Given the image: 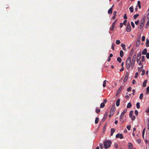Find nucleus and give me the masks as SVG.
I'll return each mask as SVG.
<instances>
[{"label": "nucleus", "mask_w": 149, "mask_h": 149, "mask_svg": "<svg viewBox=\"0 0 149 149\" xmlns=\"http://www.w3.org/2000/svg\"><path fill=\"white\" fill-rule=\"evenodd\" d=\"M131 62V58L130 57H129L127 58L126 61V67L127 70H129L130 68Z\"/></svg>", "instance_id": "nucleus-1"}, {"label": "nucleus", "mask_w": 149, "mask_h": 149, "mask_svg": "<svg viewBox=\"0 0 149 149\" xmlns=\"http://www.w3.org/2000/svg\"><path fill=\"white\" fill-rule=\"evenodd\" d=\"M111 144V142L109 141H106L104 143V147L105 149H107L109 148Z\"/></svg>", "instance_id": "nucleus-2"}, {"label": "nucleus", "mask_w": 149, "mask_h": 149, "mask_svg": "<svg viewBox=\"0 0 149 149\" xmlns=\"http://www.w3.org/2000/svg\"><path fill=\"white\" fill-rule=\"evenodd\" d=\"M127 109H125L122 113L120 118V120H123V118L125 114L127 112Z\"/></svg>", "instance_id": "nucleus-3"}, {"label": "nucleus", "mask_w": 149, "mask_h": 149, "mask_svg": "<svg viewBox=\"0 0 149 149\" xmlns=\"http://www.w3.org/2000/svg\"><path fill=\"white\" fill-rule=\"evenodd\" d=\"M107 101L106 99L104 100L103 101V102L101 103L100 105V107L101 108H104L105 106V104L107 103Z\"/></svg>", "instance_id": "nucleus-4"}, {"label": "nucleus", "mask_w": 149, "mask_h": 149, "mask_svg": "<svg viewBox=\"0 0 149 149\" xmlns=\"http://www.w3.org/2000/svg\"><path fill=\"white\" fill-rule=\"evenodd\" d=\"M131 27L130 24H128L126 28V31L128 32H130L131 31Z\"/></svg>", "instance_id": "nucleus-5"}, {"label": "nucleus", "mask_w": 149, "mask_h": 149, "mask_svg": "<svg viewBox=\"0 0 149 149\" xmlns=\"http://www.w3.org/2000/svg\"><path fill=\"white\" fill-rule=\"evenodd\" d=\"M141 56V52H140L139 53V54H138L137 56V58H136V61L137 62H138L139 61Z\"/></svg>", "instance_id": "nucleus-6"}, {"label": "nucleus", "mask_w": 149, "mask_h": 149, "mask_svg": "<svg viewBox=\"0 0 149 149\" xmlns=\"http://www.w3.org/2000/svg\"><path fill=\"white\" fill-rule=\"evenodd\" d=\"M128 148L129 149H132L133 148V145L132 143H129L128 144Z\"/></svg>", "instance_id": "nucleus-7"}, {"label": "nucleus", "mask_w": 149, "mask_h": 149, "mask_svg": "<svg viewBox=\"0 0 149 149\" xmlns=\"http://www.w3.org/2000/svg\"><path fill=\"white\" fill-rule=\"evenodd\" d=\"M146 19V17H143L141 21V23L142 24H144L145 21Z\"/></svg>", "instance_id": "nucleus-8"}, {"label": "nucleus", "mask_w": 149, "mask_h": 149, "mask_svg": "<svg viewBox=\"0 0 149 149\" xmlns=\"http://www.w3.org/2000/svg\"><path fill=\"white\" fill-rule=\"evenodd\" d=\"M128 76V74L127 73L126 74L125 76L123 79V81L125 82L127 81Z\"/></svg>", "instance_id": "nucleus-9"}, {"label": "nucleus", "mask_w": 149, "mask_h": 149, "mask_svg": "<svg viewBox=\"0 0 149 149\" xmlns=\"http://www.w3.org/2000/svg\"><path fill=\"white\" fill-rule=\"evenodd\" d=\"M115 130L114 128H112L111 129V132L110 134L111 136H112L113 135V134L115 132Z\"/></svg>", "instance_id": "nucleus-10"}, {"label": "nucleus", "mask_w": 149, "mask_h": 149, "mask_svg": "<svg viewBox=\"0 0 149 149\" xmlns=\"http://www.w3.org/2000/svg\"><path fill=\"white\" fill-rule=\"evenodd\" d=\"M122 87H120L118 89L116 93V95H118V94L120 93L121 90L122 89Z\"/></svg>", "instance_id": "nucleus-11"}, {"label": "nucleus", "mask_w": 149, "mask_h": 149, "mask_svg": "<svg viewBox=\"0 0 149 149\" xmlns=\"http://www.w3.org/2000/svg\"><path fill=\"white\" fill-rule=\"evenodd\" d=\"M120 99H118L116 101V105L117 107L120 104Z\"/></svg>", "instance_id": "nucleus-12"}, {"label": "nucleus", "mask_w": 149, "mask_h": 149, "mask_svg": "<svg viewBox=\"0 0 149 149\" xmlns=\"http://www.w3.org/2000/svg\"><path fill=\"white\" fill-rule=\"evenodd\" d=\"M147 50L146 49H145L143 50V51L142 52V54L145 55L147 53Z\"/></svg>", "instance_id": "nucleus-13"}, {"label": "nucleus", "mask_w": 149, "mask_h": 149, "mask_svg": "<svg viewBox=\"0 0 149 149\" xmlns=\"http://www.w3.org/2000/svg\"><path fill=\"white\" fill-rule=\"evenodd\" d=\"M148 80H145L143 82V87H145L146 86V83H147Z\"/></svg>", "instance_id": "nucleus-14"}, {"label": "nucleus", "mask_w": 149, "mask_h": 149, "mask_svg": "<svg viewBox=\"0 0 149 149\" xmlns=\"http://www.w3.org/2000/svg\"><path fill=\"white\" fill-rule=\"evenodd\" d=\"M140 43V40H139V39H138L137 42H136V46L137 47L138 46Z\"/></svg>", "instance_id": "nucleus-15"}, {"label": "nucleus", "mask_w": 149, "mask_h": 149, "mask_svg": "<svg viewBox=\"0 0 149 149\" xmlns=\"http://www.w3.org/2000/svg\"><path fill=\"white\" fill-rule=\"evenodd\" d=\"M111 110L114 112L115 110V104H113L111 107Z\"/></svg>", "instance_id": "nucleus-16"}, {"label": "nucleus", "mask_w": 149, "mask_h": 149, "mask_svg": "<svg viewBox=\"0 0 149 149\" xmlns=\"http://www.w3.org/2000/svg\"><path fill=\"white\" fill-rule=\"evenodd\" d=\"M113 9L112 8H110L108 10V13L109 14H111L112 13Z\"/></svg>", "instance_id": "nucleus-17"}, {"label": "nucleus", "mask_w": 149, "mask_h": 149, "mask_svg": "<svg viewBox=\"0 0 149 149\" xmlns=\"http://www.w3.org/2000/svg\"><path fill=\"white\" fill-rule=\"evenodd\" d=\"M123 52L122 50H121L120 52V55L121 57H122L123 56Z\"/></svg>", "instance_id": "nucleus-18"}, {"label": "nucleus", "mask_w": 149, "mask_h": 149, "mask_svg": "<svg viewBox=\"0 0 149 149\" xmlns=\"http://www.w3.org/2000/svg\"><path fill=\"white\" fill-rule=\"evenodd\" d=\"M146 45L147 47L149 46V40L148 39L146 40Z\"/></svg>", "instance_id": "nucleus-19"}, {"label": "nucleus", "mask_w": 149, "mask_h": 149, "mask_svg": "<svg viewBox=\"0 0 149 149\" xmlns=\"http://www.w3.org/2000/svg\"><path fill=\"white\" fill-rule=\"evenodd\" d=\"M132 106V105L131 103L130 102H129V103H128L127 105V108H130Z\"/></svg>", "instance_id": "nucleus-20"}, {"label": "nucleus", "mask_w": 149, "mask_h": 149, "mask_svg": "<svg viewBox=\"0 0 149 149\" xmlns=\"http://www.w3.org/2000/svg\"><path fill=\"white\" fill-rule=\"evenodd\" d=\"M129 9L131 13H132L134 11V9L132 6L130 7Z\"/></svg>", "instance_id": "nucleus-21"}, {"label": "nucleus", "mask_w": 149, "mask_h": 149, "mask_svg": "<svg viewBox=\"0 0 149 149\" xmlns=\"http://www.w3.org/2000/svg\"><path fill=\"white\" fill-rule=\"evenodd\" d=\"M107 115H108L107 113V112L104 115V117L103 119V120H105L106 119V118H107Z\"/></svg>", "instance_id": "nucleus-22"}, {"label": "nucleus", "mask_w": 149, "mask_h": 149, "mask_svg": "<svg viewBox=\"0 0 149 149\" xmlns=\"http://www.w3.org/2000/svg\"><path fill=\"white\" fill-rule=\"evenodd\" d=\"M108 82L106 80H105L103 82V87H105L106 86V82Z\"/></svg>", "instance_id": "nucleus-23"}, {"label": "nucleus", "mask_w": 149, "mask_h": 149, "mask_svg": "<svg viewBox=\"0 0 149 149\" xmlns=\"http://www.w3.org/2000/svg\"><path fill=\"white\" fill-rule=\"evenodd\" d=\"M133 112V111H131L130 112V113L129 114V116L130 118H131L132 117V116Z\"/></svg>", "instance_id": "nucleus-24"}, {"label": "nucleus", "mask_w": 149, "mask_h": 149, "mask_svg": "<svg viewBox=\"0 0 149 149\" xmlns=\"http://www.w3.org/2000/svg\"><path fill=\"white\" fill-rule=\"evenodd\" d=\"M99 118L97 117L96 118H95V124H97L99 122Z\"/></svg>", "instance_id": "nucleus-25"}, {"label": "nucleus", "mask_w": 149, "mask_h": 149, "mask_svg": "<svg viewBox=\"0 0 149 149\" xmlns=\"http://www.w3.org/2000/svg\"><path fill=\"white\" fill-rule=\"evenodd\" d=\"M121 47H123V50H125L126 49L125 47V45L124 44H122L121 45Z\"/></svg>", "instance_id": "nucleus-26"}, {"label": "nucleus", "mask_w": 149, "mask_h": 149, "mask_svg": "<svg viewBox=\"0 0 149 149\" xmlns=\"http://www.w3.org/2000/svg\"><path fill=\"white\" fill-rule=\"evenodd\" d=\"M117 61L119 63H121L122 61V59L120 57H118L117 58Z\"/></svg>", "instance_id": "nucleus-27"}, {"label": "nucleus", "mask_w": 149, "mask_h": 149, "mask_svg": "<svg viewBox=\"0 0 149 149\" xmlns=\"http://www.w3.org/2000/svg\"><path fill=\"white\" fill-rule=\"evenodd\" d=\"M140 3H141L140 1H138L137 2V4H138V7L139 8H141Z\"/></svg>", "instance_id": "nucleus-28"}, {"label": "nucleus", "mask_w": 149, "mask_h": 149, "mask_svg": "<svg viewBox=\"0 0 149 149\" xmlns=\"http://www.w3.org/2000/svg\"><path fill=\"white\" fill-rule=\"evenodd\" d=\"M136 106L137 109H139L140 108V105L139 102H137L136 103Z\"/></svg>", "instance_id": "nucleus-29"}, {"label": "nucleus", "mask_w": 149, "mask_h": 149, "mask_svg": "<svg viewBox=\"0 0 149 149\" xmlns=\"http://www.w3.org/2000/svg\"><path fill=\"white\" fill-rule=\"evenodd\" d=\"M139 15L138 14L134 15V19H136L138 17Z\"/></svg>", "instance_id": "nucleus-30"}, {"label": "nucleus", "mask_w": 149, "mask_h": 149, "mask_svg": "<svg viewBox=\"0 0 149 149\" xmlns=\"http://www.w3.org/2000/svg\"><path fill=\"white\" fill-rule=\"evenodd\" d=\"M100 110L99 109H98L97 108H96V112L97 113H99L100 112Z\"/></svg>", "instance_id": "nucleus-31"}, {"label": "nucleus", "mask_w": 149, "mask_h": 149, "mask_svg": "<svg viewBox=\"0 0 149 149\" xmlns=\"http://www.w3.org/2000/svg\"><path fill=\"white\" fill-rule=\"evenodd\" d=\"M115 44L113 43V44L111 45V48L113 50H114V46H115Z\"/></svg>", "instance_id": "nucleus-32"}, {"label": "nucleus", "mask_w": 149, "mask_h": 149, "mask_svg": "<svg viewBox=\"0 0 149 149\" xmlns=\"http://www.w3.org/2000/svg\"><path fill=\"white\" fill-rule=\"evenodd\" d=\"M142 73L141 74V75H143L145 74V70L144 69L142 70Z\"/></svg>", "instance_id": "nucleus-33"}, {"label": "nucleus", "mask_w": 149, "mask_h": 149, "mask_svg": "<svg viewBox=\"0 0 149 149\" xmlns=\"http://www.w3.org/2000/svg\"><path fill=\"white\" fill-rule=\"evenodd\" d=\"M143 97V93H141L140 94V96H139V98L140 99H142Z\"/></svg>", "instance_id": "nucleus-34"}, {"label": "nucleus", "mask_w": 149, "mask_h": 149, "mask_svg": "<svg viewBox=\"0 0 149 149\" xmlns=\"http://www.w3.org/2000/svg\"><path fill=\"white\" fill-rule=\"evenodd\" d=\"M117 19H116L114 22H113V23L112 24V26H115V24L117 23Z\"/></svg>", "instance_id": "nucleus-35"}, {"label": "nucleus", "mask_w": 149, "mask_h": 149, "mask_svg": "<svg viewBox=\"0 0 149 149\" xmlns=\"http://www.w3.org/2000/svg\"><path fill=\"white\" fill-rule=\"evenodd\" d=\"M149 25V19L148 21V22H147V23L146 24V28H148Z\"/></svg>", "instance_id": "nucleus-36"}, {"label": "nucleus", "mask_w": 149, "mask_h": 149, "mask_svg": "<svg viewBox=\"0 0 149 149\" xmlns=\"http://www.w3.org/2000/svg\"><path fill=\"white\" fill-rule=\"evenodd\" d=\"M131 24L133 28H134L135 27V25L134 23L132 22H131Z\"/></svg>", "instance_id": "nucleus-37"}, {"label": "nucleus", "mask_w": 149, "mask_h": 149, "mask_svg": "<svg viewBox=\"0 0 149 149\" xmlns=\"http://www.w3.org/2000/svg\"><path fill=\"white\" fill-rule=\"evenodd\" d=\"M120 43V41L119 40H117L116 41V43L117 44H119Z\"/></svg>", "instance_id": "nucleus-38"}, {"label": "nucleus", "mask_w": 149, "mask_h": 149, "mask_svg": "<svg viewBox=\"0 0 149 149\" xmlns=\"http://www.w3.org/2000/svg\"><path fill=\"white\" fill-rule=\"evenodd\" d=\"M144 25V24H142L141 23L140 24V26H139V28L140 29H141L143 27V26Z\"/></svg>", "instance_id": "nucleus-39"}, {"label": "nucleus", "mask_w": 149, "mask_h": 149, "mask_svg": "<svg viewBox=\"0 0 149 149\" xmlns=\"http://www.w3.org/2000/svg\"><path fill=\"white\" fill-rule=\"evenodd\" d=\"M145 129H144L143 130L142 132V136L144 138V134L145 132Z\"/></svg>", "instance_id": "nucleus-40"}, {"label": "nucleus", "mask_w": 149, "mask_h": 149, "mask_svg": "<svg viewBox=\"0 0 149 149\" xmlns=\"http://www.w3.org/2000/svg\"><path fill=\"white\" fill-rule=\"evenodd\" d=\"M123 134L122 133L120 134V135L119 136V138L120 139H122L123 138Z\"/></svg>", "instance_id": "nucleus-41"}, {"label": "nucleus", "mask_w": 149, "mask_h": 149, "mask_svg": "<svg viewBox=\"0 0 149 149\" xmlns=\"http://www.w3.org/2000/svg\"><path fill=\"white\" fill-rule=\"evenodd\" d=\"M138 75H139L138 72H136V73H135V76L134 77L135 78H137V77L138 76Z\"/></svg>", "instance_id": "nucleus-42"}, {"label": "nucleus", "mask_w": 149, "mask_h": 149, "mask_svg": "<svg viewBox=\"0 0 149 149\" xmlns=\"http://www.w3.org/2000/svg\"><path fill=\"white\" fill-rule=\"evenodd\" d=\"M99 146L101 149H102L103 148V145L102 143H100Z\"/></svg>", "instance_id": "nucleus-43"}, {"label": "nucleus", "mask_w": 149, "mask_h": 149, "mask_svg": "<svg viewBox=\"0 0 149 149\" xmlns=\"http://www.w3.org/2000/svg\"><path fill=\"white\" fill-rule=\"evenodd\" d=\"M135 113L136 115L137 116L138 114V111L137 110H135Z\"/></svg>", "instance_id": "nucleus-44"}, {"label": "nucleus", "mask_w": 149, "mask_h": 149, "mask_svg": "<svg viewBox=\"0 0 149 149\" xmlns=\"http://www.w3.org/2000/svg\"><path fill=\"white\" fill-rule=\"evenodd\" d=\"M127 129L128 130H130V129H131V126L130 125H128L127 126Z\"/></svg>", "instance_id": "nucleus-45"}, {"label": "nucleus", "mask_w": 149, "mask_h": 149, "mask_svg": "<svg viewBox=\"0 0 149 149\" xmlns=\"http://www.w3.org/2000/svg\"><path fill=\"white\" fill-rule=\"evenodd\" d=\"M123 18L125 19L126 20L127 19V17L126 16V14H125L123 17Z\"/></svg>", "instance_id": "nucleus-46"}, {"label": "nucleus", "mask_w": 149, "mask_h": 149, "mask_svg": "<svg viewBox=\"0 0 149 149\" xmlns=\"http://www.w3.org/2000/svg\"><path fill=\"white\" fill-rule=\"evenodd\" d=\"M146 57L147 59L149 58V53H148L146 54Z\"/></svg>", "instance_id": "nucleus-47"}, {"label": "nucleus", "mask_w": 149, "mask_h": 149, "mask_svg": "<svg viewBox=\"0 0 149 149\" xmlns=\"http://www.w3.org/2000/svg\"><path fill=\"white\" fill-rule=\"evenodd\" d=\"M145 36H143L142 38V40L143 41H144L145 40Z\"/></svg>", "instance_id": "nucleus-48"}, {"label": "nucleus", "mask_w": 149, "mask_h": 149, "mask_svg": "<svg viewBox=\"0 0 149 149\" xmlns=\"http://www.w3.org/2000/svg\"><path fill=\"white\" fill-rule=\"evenodd\" d=\"M135 60L136 59L132 58V63H134L135 62Z\"/></svg>", "instance_id": "nucleus-49"}, {"label": "nucleus", "mask_w": 149, "mask_h": 149, "mask_svg": "<svg viewBox=\"0 0 149 149\" xmlns=\"http://www.w3.org/2000/svg\"><path fill=\"white\" fill-rule=\"evenodd\" d=\"M114 146L115 148H117L118 147V145L116 143H115L114 144Z\"/></svg>", "instance_id": "nucleus-50"}, {"label": "nucleus", "mask_w": 149, "mask_h": 149, "mask_svg": "<svg viewBox=\"0 0 149 149\" xmlns=\"http://www.w3.org/2000/svg\"><path fill=\"white\" fill-rule=\"evenodd\" d=\"M131 118H132V120H134L136 118V117L134 116H133Z\"/></svg>", "instance_id": "nucleus-51"}, {"label": "nucleus", "mask_w": 149, "mask_h": 149, "mask_svg": "<svg viewBox=\"0 0 149 149\" xmlns=\"http://www.w3.org/2000/svg\"><path fill=\"white\" fill-rule=\"evenodd\" d=\"M131 87H129L128 88H127V90L128 91H131Z\"/></svg>", "instance_id": "nucleus-52"}, {"label": "nucleus", "mask_w": 149, "mask_h": 149, "mask_svg": "<svg viewBox=\"0 0 149 149\" xmlns=\"http://www.w3.org/2000/svg\"><path fill=\"white\" fill-rule=\"evenodd\" d=\"M137 141L139 143H141V140L140 139H138L137 140Z\"/></svg>", "instance_id": "nucleus-53"}, {"label": "nucleus", "mask_w": 149, "mask_h": 149, "mask_svg": "<svg viewBox=\"0 0 149 149\" xmlns=\"http://www.w3.org/2000/svg\"><path fill=\"white\" fill-rule=\"evenodd\" d=\"M120 135V134L119 133L117 134L116 135V138H118L119 137V136Z\"/></svg>", "instance_id": "nucleus-54"}, {"label": "nucleus", "mask_w": 149, "mask_h": 149, "mask_svg": "<svg viewBox=\"0 0 149 149\" xmlns=\"http://www.w3.org/2000/svg\"><path fill=\"white\" fill-rule=\"evenodd\" d=\"M134 63H131V68H133V67H134Z\"/></svg>", "instance_id": "nucleus-55"}, {"label": "nucleus", "mask_w": 149, "mask_h": 149, "mask_svg": "<svg viewBox=\"0 0 149 149\" xmlns=\"http://www.w3.org/2000/svg\"><path fill=\"white\" fill-rule=\"evenodd\" d=\"M143 68V65H142L141 67L140 68L139 67H138V69L139 70V71H141V68Z\"/></svg>", "instance_id": "nucleus-56"}, {"label": "nucleus", "mask_w": 149, "mask_h": 149, "mask_svg": "<svg viewBox=\"0 0 149 149\" xmlns=\"http://www.w3.org/2000/svg\"><path fill=\"white\" fill-rule=\"evenodd\" d=\"M127 22V21L126 20H124L123 24L124 25H126V23Z\"/></svg>", "instance_id": "nucleus-57"}, {"label": "nucleus", "mask_w": 149, "mask_h": 149, "mask_svg": "<svg viewBox=\"0 0 149 149\" xmlns=\"http://www.w3.org/2000/svg\"><path fill=\"white\" fill-rule=\"evenodd\" d=\"M142 60L143 61L145 60V56H143L142 57Z\"/></svg>", "instance_id": "nucleus-58"}, {"label": "nucleus", "mask_w": 149, "mask_h": 149, "mask_svg": "<svg viewBox=\"0 0 149 149\" xmlns=\"http://www.w3.org/2000/svg\"><path fill=\"white\" fill-rule=\"evenodd\" d=\"M123 24L122 23H120V27L121 28L123 26Z\"/></svg>", "instance_id": "nucleus-59"}, {"label": "nucleus", "mask_w": 149, "mask_h": 149, "mask_svg": "<svg viewBox=\"0 0 149 149\" xmlns=\"http://www.w3.org/2000/svg\"><path fill=\"white\" fill-rule=\"evenodd\" d=\"M114 26L112 25V27H111V30L112 31H113L114 29Z\"/></svg>", "instance_id": "nucleus-60"}, {"label": "nucleus", "mask_w": 149, "mask_h": 149, "mask_svg": "<svg viewBox=\"0 0 149 149\" xmlns=\"http://www.w3.org/2000/svg\"><path fill=\"white\" fill-rule=\"evenodd\" d=\"M124 70V68L123 67H122V68H121V69L120 70V72H121V71H123Z\"/></svg>", "instance_id": "nucleus-61"}, {"label": "nucleus", "mask_w": 149, "mask_h": 149, "mask_svg": "<svg viewBox=\"0 0 149 149\" xmlns=\"http://www.w3.org/2000/svg\"><path fill=\"white\" fill-rule=\"evenodd\" d=\"M147 124L148 125H149V118H148L147 119Z\"/></svg>", "instance_id": "nucleus-62"}, {"label": "nucleus", "mask_w": 149, "mask_h": 149, "mask_svg": "<svg viewBox=\"0 0 149 149\" xmlns=\"http://www.w3.org/2000/svg\"><path fill=\"white\" fill-rule=\"evenodd\" d=\"M146 92H149V87H147L146 89Z\"/></svg>", "instance_id": "nucleus-63"}, {"label": "nucleus", "mask_w": 149, "mask_h": 149, "mask_svg": "<svg viewBox=\"0 0 149 149\" xmlns=\"http://www.w3.org/2000/svg\"><path fill=\"white\" fill-rule=\"evenodd\" d=\"M146 113H149V108H148L146 109Z\"/></svg>", "instance_id": "nucleus-64"}]
</instances>
